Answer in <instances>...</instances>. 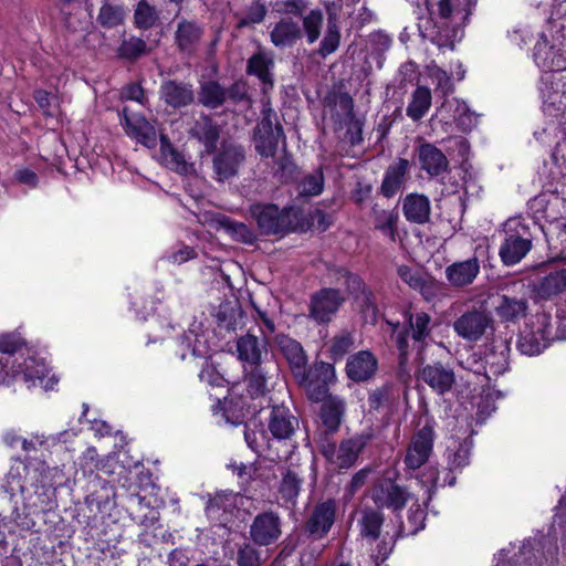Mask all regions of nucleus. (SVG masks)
Returning <instances> with one entry per match:
<instances>
[{"instance_id":"f257e3e1","label":"nucleus","mask_w":566,"mask_h":566,"mask_svg":"<svg viewBox=\"0 0 566 566\" xmlns=\"http://www.w3.org/2000/svg\"><path fill=\"white\" fill-rule=\"evenodd\" d=\"M478 0H426L429 19L419 24V30L438 48L453 49L462 39L463 29L476 6Z\"/></svg>"},{"instance_id":"f03ea898","label":"nucleus","mask_w":566,"mask_h":566,"mask_svg":"<svg viewBox=\"0 0 566 566\" xmlns=\"http://www.w3.org/2000/svg\"><path fill=\"white\" fill-rule=\"evenodd\" d=\"M1 440L3 444L11 449H20L24 455L15 458V464L12 465L9 472V485L12 492L19 491L23 499V514L29 517L33 514L34 504L31 502L32 492L31 488L34 485V478L30 475V468L32 461L29 460V452L34 449L32 439L21 436L15 429H8L3 431Z\"/></svg>"},{"instance_id":"7ed1b4c3","label":"nucleus","mask_w":566,"mask_h":566,"mask_svg":"<svg viewBox=\"0 0 566 566\" xmlns=\"http://www.w3.org/2000/svg\"><path fill=\"white\" fill-rule=\"evenodd\" d=\"M503 231L499 255L505 265L512 266L520 263L532 250L533 234L530 224L520 217L509 219Z\"/></svg>"},{"instance_id":"20e7f679","label":"nucleus","mask_w":566,"mask_h":566,"mask_svg":"<svg viewBox=\"0 0 566 566\" xmlns=\"http://www.w3.org/2000/svg\"><path fill=\"white\" fill-rule=\"evenodd\" d=\"M250 213L256 221L261 233L265 235H284L297 228V213L293 208L281 210L272 203H256L251 206Z\"/></svg>"},{"instance_id":"39448f33","label":"nucleus","mask_w":566,"mask_h":566,"mask_svg":"<svg viewBox=\"0 0 566 566\" xmlns=\"http://www.w3.org/2000/svg\"><path fill=\"white\" fill-rule=\"evenodd\" d=\"M370 439V433H356L347 439H343L338 446L333 441L326 440L322 443L321 452L336 468L349 469L356 463Z\"/></svg>"},{"instance_id":"423d86ee","label":"nucleus","mask_w":566,"mask_h":566,"mask_svg":"<svg viewBox=\"0 0 566 566\" xmlns=\"http://www.w3.org/2000/svg\"><path fill=\"white\" fill-rule=\"evenodd\" d=\"M549 338V317L544 313L536 314L532 322L527 323L521 332L517 348L527 356L538 355L547 347Z\"/></svg>"},{"instance_id":"0eeeda50","label":"nucleus","mask_w":566,"mask_h":566,"mask_svg":"<svg viewBox=\"0 0 566 566\" xmlns=\"http://www.w3.org/2000/svg\"><path fill=\"white\" fill-rule=\"evenodd\" d=\"M534 61L536 64L549 71L566 69V42L560 36L539 34L534 46Z\"/></svg>"},{"instance_id":"6e6552de","label":"nucleus","mask_w":566,"mask_h":566,"mask_svg":"<svg viewBox=\"0 0 566 566\" xmlns=\"http://www.w3.org/2000/svg\"><path fill=\"white\" fill-rule=\"evenodd\" d=\"M433 440L434 431L430 424H424L413 434L405 455V464L408 469H419L428 461L432 452Z\"/></svg>"},{"instance_id":"1a4fd4ad","label":"nucleus","mask_w":566,"mask_h":566,"mask_svg":"<svg viewBox=\"0 0 566 566\" xmlns=\"http://www.w3.org/2000/svg\"><path fill=\"white\" fill-rule=\"evenodd\" d=\"M281 534V518L272 511L258 514L250 526V536L260 546L275 543Z\"/></svg>"},{"instance_id":"9d476101","label":"nucleus","mask_w":566,"mask_h":566,"mask_svg":"<svg viewBox=\"0 0 566 566\" xmlns=\"http://www.w3.org/2000/svg\"><path fill=\"white\" fill-rule=\"evenodd\" d=\"M344 298L334 289H323L311 298L310 317L317 323H327L338 311Z\"/></svg>"},{"instance_id":"9b49d317","label":"nucleus","mask_w":566,"mask_h":566,"mask_svg":"<svg viewBox=\"0 0 566 566\" xmlns=\"http://www.w3.org/2000/svg\"><path fill=\"white\" fill-rule=\"evenodd\" d=\"M336 510L334 500L318 503L305 523V532L316 539L324 537L335 522Z\"/></svg>"},{"instance_id":"f8f14e48","label":"nucleus","mask_w":566,"mask_h":566,"mask_svg":"<svg viewBox=\"0 0 566 566\" xmlns=\"http://www.w3.org/2000/svg\"><path fill=\"white\" fill-rule=\"evenodd\" d=\"M490 324L491 318L485 312L470 311L454 321L453 329L463 339L476 342L481 339Z\"/></svg>"},{"instance_id":"ddd939ff","label":"nucleus","mask_w":566,"mask_h":566,"mask_svg":"<svg viewBox=\"0 0 566 566\" xmlns=\"http://www.w3.org/2000/svg\"><path fill=\"white\" fill-rule=\"evenodd\" d=\"M378 370V358L370 350H359L348 356L345 373L355 382L371 379Z\"/></svg>"},{"instance_id":"4468645a","label":"nucleus","mask_w":566,"mask_h":566,"mask_svg":"<svg viewBox=\"0 0 566 566\" xmlns=\"http://www.w3.org/2000/svg\"><path fill=\"white\" fill-rule=\"evenodd\" d=\"M371 497L377 506L398 511L405 507L410 494L394 481L382 480L375 485Z\"/></svg>"},{"instance_id":"2eb2a0df","label":"nucleus","mask_w":566,"mask_h":566,"mask_svg":"<svg viewBox=\"0 0 566 566\" xmlns=\"http://www.w3.org/2000/svg\"><path fill=\"white\" fill-rule=\"evenodd\" d=\"M268 428L277 441H291L298 428V419L287 407L283 405L273 406Z\"/></svg>"},{"instance_id":"dca6fc26","label":"nucleus","mask_w":566,"mask_h":566,"mask_svg":"<svg viewBox=\"0 0 566 566\" xmlns=\"http://www.w3.org/2000/svg\"><path fill=\"white\" fill-rule=\"evenodd\" d=\"M244 160L243 149L234 145H222L213 157V171L218 181H224L238 174L239 166Z\"/></svg>"},{"instance_id":"f3484780","label":"nucleus","mask_w":566,"mask_h":566,"mask_svg":"<svg viewBox=\"0 0 566 566\" xmlns=\"http://www.w3.org/2000/svg\"><path fill=\"white\" fill-rule=\"evenodd\" d=\"M418 377L438 395L450 391L455 381L453 370L441 363L423 366L419 370Z\"/></svg>"},{"instance_id":"a211bd4d","label":"nucleus","mask_w":566,"mask_h":566,"mask_svg":"<svg viewBox=\"0 0 566 566\" xmlns=\"http://www.w3.org/2000/svg\"><path fill=\"white\" fill-rule=\"evenodd\" d=\"M237 354L239 360L250 367L260 366L268 355L266 336L262 339L251 333L240 336L237 339Z\"/></svg>"},{"instance_id":"6ab92c4d","label":"nucleus","mask_w":566,"mask_h":566,"mask_svg":"<svg viewBox=\"0 0 566 566\" xmlns=\"http://www.w3.org/2000/svg\"><path fill=\"white\" fill-rule=\"evenodd\" d=\"M120 123L124 125L126 134L138 143L149 148L156 145V129L145 117L136 114L129 115L125 107L122 112Z\"/></svg>"},{"instance_id":"aec40b11","label":"nucleus","mask_w":566,"mask_h":566,"mask_svg":"<svg viewBox=\"0 0 566 566\" xmlns=\"http://www.w3.org/2000/svg\"><path fill=\"white\" fill-rule=\"evenodd\" d=\"M420 168L430 177H440L449 170V160L436 145L423 143L417 150Z\"/></svg>"},{"instance_id":"412c9836","label":"nucleus","mask_w":566,"mask_h":566,"mask_svg":"<svg viewBox=\"0 0 566 566\" xmlns=\"http://www.w3.org/2000/svg\"><path fill=\"white\" fill-rule=\"evenodd\" d=\"M339 107L344 111V115L338 119L339 128H346L345 138L352 145H358L363 140V120L354 113V102L348 95L339 98Z\"/></svg>"},{"instance_id":"4be33fe9","label":"nucleus","mask_w":566,"mask_h":566,"mask_svg":"<svg viewBox=\"0 0 566 566\" xmlns=\"http://www.w3.org/2000/svg\"><path fill=\"white\" fill-rule=\"evenodd\" d=\"M510 346L506 340L494 342L485 355L484 375L489 380L496 379L509 369Z\"/></svg>"},{"instance_id":"5701e85b","label":"nucleus","mask_w":566,"mask_h":566,"mask_svg":"<svg viewBox=\"0 0 566 566\" xmlns=\"http://www.w3.org/2000/svg\"><path fill=\"white\" fill-rule=\"evenodd\" d=\"M275 344L287 360L294 375H301L307 363V358L302 345L297 340L284 334L276 335Z\"/></svg>"},{"instance_id":"b1692460","label":"nucleus","mask_w":566,"mask_h":566,"mask_svg":"<svg viewBox=\"0 0 566 566\" xmlns=\"http://www.w3.org/2000/svg\"><path fill=\"white\" fill-rule=\"evenodd\" d=\"M10 357H0V382H9L10 379L22 381L28 388L33 387L35 376V360L30 357L24 364L9 367Z\"/></svg>"},{"instance_id":"393cba45","label":"nucleus","mask_w":566,"mask_h":566,"mask_svg":"<svg viewBox=\"0 0 566 566\" xmlns=\"http://www.w3.org/2000/svg\"><path fill=\"white\" fill-rule=\"evenodd\" d=\"M480 272V263L476 258L454 262L447 266L446 276L449 283L455 287L471 284Z\"/></svg>"},{"instance_id":"a878e982","label":"nucleus","mask_w":566,"mask_h":566,"mask_svg":"<svg viewBox=\"0 0 566 566\" xmlns=\"http://www.w3.org/2000/svg\"><path fill=\"white\" fill-rule=\"evenodd\" d=\"M402 212L409 222L423 224L430 219V200L424 195L409 193L402 201Z\"/></svg>"},{"instance_id":"bb28decb","label":"nucleus","mask_w":566,"mask_h":566,"mask_svg":"<svg viewBox=\"0 0 566 566\" xmlns=\"http://www.w3.org/2000/svg\"><path fill=\"white\" fill-rule=\"evenodd\" d=\"M528 310L527 298L509 294L499 295V303L495 306L497 316L505 322H517L525 317Z\"/></svg>"},{"instance_id":"cd10ccee","label":"nucleus","mask_w":566,"mask_h":566,"mask_svg":"<svg viewBox=\"0 0 566 566\" xmlns=\"http://www.w3.org/2000/svg\"><path fill=\"white\" fill-rule=\"evenodd\" d=\"M408 170L409 161L405 158H399L391 164L385 172L380 187L381 193L387 198L394 197L401 189Z\"/></svg>"},{"instance_id":"c85d7f7f","label":"nucleus","mask_w":566,"mask_h":566,"mask_svg":"<svg viewBox=\"0 0 566 566\" xmlns=\"http://www.w3.org/2000/svg\"><path fill=\"white\" fill-rule=\"evenodd\" d=\"M160 93L164 101L174 108L191 104L195 97L191 85L177 81L163 83Z\"/></svg>"},{"instance_id":"c756f323","label":"nucleus","mask_w":566,"mask_h":566,"mask_svg":"<svg viewBox=\"0 0 566 566\" xmlns=\"http://www.w3.org/2000/svg\"><path fill=\"white\" fill-rule=\"evenodd\" d=\"M345 400L337 396H329L321 407V419L328 433H334L338 430L345 412Z\"/></svg>"},{"instance_id":"7c9ffc66","label":"nucleus","mask_w":566,"mask_h":566,"mask_svg":"<svg viewBox=\"0 0 566 566\" xmlns=\"http://www.w3.org/2000/svg\"><path fill=\"white\" fill-rule=\"evenodd\" d=\"M190 135L205 146L207 153H212L217 147L220 130L210 117L201 116L190 128Z\"/></svg>"},{"instance_id":"2f4dec72","label":"nucleus","mask_w":566,"mask_h":566,"mask_svg":"<svg viewBox=\"0 0 566 566\" xmlns=\"http://www.w3.org/2000/svg\"><path fill=\"white\" fill-rule=\"evenodd\" d=\"M202 33V28L196 21L181 19L177 23L175 42L179 50L192 52L199 43Z\"/></svg>"},{"instance_id":"473e14b6","label":"nucleus","mask_w":566,"mask_h":566,"mask_svg":"<svg viewBox=\"0 0 566 566\" xmlns=\"http://www.w3.org/2000/svg\"><path fill=\"white\" fill-rule=\"evenodd\" d=\"M566 290V268L544 275L535 285L534 292L541 298H552Z\"/></svg>"},{"instance_id":"72a5a7b5","label":"nucleus","mask_w":566,"mask_h":566,"mask_svg":"<svg viewBox=\"0 0 566 566\" xmlns=\"http://www.w3.org/2000/svg\"><path fill=\"white\" fill-rule=\"evenodd\" d=\"M270 38L276 48L292 46L301 38V28L297 22L284 18L273 27Z\"/></svg>"},{"instance_id":"f704fd0d","label":"nucleus","mask_w":566,"mask_h":566,"mask_svg":"<svg viewBox=\"0 0 566 566\" xmlns=\"http://www.w3.org/2000/svg\"><path fill=\"white\" fill-rule=\"evenodd\" d=\"M371 218L375 229L388 237L392 242L396 241L399 213L397 210H386L377 205L373 207Z\"/></svg>"},{"instance_id":"c9c22d12","label":"nucleus","mask_w":566,"mask_h":566,"mask_svg":"<svg viewBox=\"0 0 566 566\" xmlns=\"http://www.w3.org/2000/svg\"><path fill=\"white\" fill-rule=\"evenodd\" d=\"M431 91L427 86H418L411 94L406 115L413 122L420 120L431 106Z\"/></svg>"},{"instance_id":"e433bc0d","label":"nucleus","mask_w":566,"mask_h":566,"mask_svg":"<svg viewBox=\"0 0 566 566\" xmlns=\"http://www.w3.org/2000/svg\"><path fill=\"white\" fill-rule=\"evenodd\" d=\"M382 523L384 516L379 511L375 509L363 510L361 517L358 521L363 539L368 541V543L378 539Z\"/></svg>"},{"instance_id":"4c0bfd02","label":"nucleus","mask_w":566,"mask_h":566,"mask_svg":"<svg viewBox=\"0 0 566 566\" xmlns=\"http://www.w3.org/2000/svg\"><path fill=\"white\" fill-rule=\"evenodd\" d=\"M405 316L411 331V338L419 345V352H421L424 340L431 332V317L424 312H407Z\"/></svg>"},{"instance_id":"58836bf2","label":"nucleus","mask_w":566,"mask_h":566,"mask_svg":"<svg viewBox=\"0 0 566 566\" xmlns=\"http://www.w3.org/2000/svg\"><path fill=\"white\" fill-rule=\"evenodd\" d=\"M472 442L463 440L461 442L452 441L447 449V462L449 471L462 470L469 464Z\"/></svg>"},{"instance_id":"ea45409f","label":"nucleus","mask_w":566,"mask_h":566,"mask_svg":"<svg viewBox=\"0 0 566 566\" xmlns=\"http://www.w3.org/2000/svg\"><path fill=\"white\" fill-rule=\"evenodd\" d=\"M159 10L147 0H139L134 10V24L137 29L148 30L159 21Z\"/></svg>"},{"instance_id":"a19ab883","label":"nucleus","mask_w":566,"mask_h":566,"mask_svg":"<svg viewBox=\"0 0 566 566\" xmlns=\"http://www.w3.org/2000/svg\"><path fill=\"white\" fill-rule=\"evenodd\" d=\"M227 91L214 81L206 82L199 92L200 103L209 108H217L227 101Z\"/></svg>"},{"instance_id":"79ce46f5","label":"nucleus","mask_w":566,"mask_h":566,"mask_svg":"<svg viewBox=\"0 0 566 566\" xmlns=\"http://www.w3.org/2000/svg\"><path fill=\"white\" fill-rule=\"evenodd\" d=\"M340 43V29L335 17L329 15L324 36L321 41L318 54L322 57L334 53Z\"/></svg>"},{"instance_id":"37998d69","label":"nucleus","mask_w":566,"mask_h":566,"mask_svg":"<svg viewBox=\"0 0 566 566\" xmlns=\"http://www.w3.org/2000/svg\"><path fill=\"white\" fill-rule=\"evenodd\" d=\"M282 138H284L282 126H276V133L271 135L254 133L255 149L262 157H273Z\"/></svg>"},{"instance_id":"c03bdc74","label":"nucleus","mask_w":566,"mask_h":566,"mask_svg":"<svg viewBox=\"0 0 566 566\" xmlns=\"http://www.w3.org/2000/svg\"><path fill=\"white\" fill-rule=\"evenodd\" d=\"M302 479L293 471L286 470L283 473L279 493L285 504L294 505L300 494Z\"/></svg>"},{"instance_id":"a18cd8bd","label":"nucleus","mask_w":566,"mask_h":566,"mask_svg":"<svg viewBox=\"0 0 566 566\" xmlns=\"http://www.w3.org/2000/svg\"><path fill=\"white\" fill-rule=\"evenodd\" d=\"M126 12L120 4L106 0L99 9L97 21L104 28H116L124 22Z\"/></svg>"},{"instance_id":"49530a36","label":"nucleus","mask_w":566,"mask_h":566,"mask_svg":"<svg viewBox=\"0 0 566 566\" xmlns=\"http://www.w3.org/2000/svg\"><path fill=\"white\" fill-rule=\"evenodd\" d=\"M324 15L319 9L311 10L302 19V29L308 44L315 43L321 34L323 27Z\"/></svg>"},{"instance_id":"de8ad7c7","label":"nucleus","mask_w":566,"mask_h":566,"mask_svg":"<svg viewBox=\"0 0 566 566\" xmlns=\"http://www.w3.org/2000/svg\"><path fill=\"white\" fill-rule=\"evenodd\" d=\"M271 65H273L272 59H270L264 52H259L249 59L247 72L258 76L263 84L272 85L270 74Z\"/></svg>"},{"instance_id":"09e8293b","label":"nucleus","mask_w":566,"mask_h":566,"mask_svg":"<svg viewBox=\"0 0 566 566\" xmlns=\"http://www.w3.org/2000/svg\"><path fill=\"white\" fill-rule=\"evenodd\" d=\"M235 497L237 495L233 492L218 493L208 502L206 507L207 514L212 518L222 521L220 511L222 513H231L235 507Z\"/></svg>"},{"instance_id":"8fccbe9b","label":"nucleus","mask_w":566,"mask_h":566,"mask_svg":"<svg viewBox=\"0 0 566 566\" xmlns=\"http://www.w3.org/2000/svg\"><path fill=\"white\" fill-rule=\"evenodd\" d=\"M394 335H396V344L399 349V371L398 377L402 382H408L410 380V374L406 370L405 365L408 359V338H409V329H400L399 324H396L392 329Z\"/></svg>"},{"instance_id":"3c124183","label":"nucleus","mask_w":566,"mask_h":566,"mask_svg":"<svg viewBox=\"0 0 566 566\" xmlns=\"http://www.w3.org/2000/svg\"><path fill=\"white\" fill-rule=\"evenodd\" d=\"M296 377L312 401L323 402L331 396L328 395V386L306 375V368Z\"/></svg>"},{"instance_id":"603ef678","label":"nucleus","mask_w":566,"mask_h":566,"mask_svg":"<svg viewBox=\"0 0 566 566\" xmlns=\"http://www.w3.org/2000/svg\"><path fill=\"white\" fill-rule=\"evenodd\" d=\"M355 345L353 332L342 331L335 335L329 345V353L334 360L343 358Z\"/></svg>"},{"instance_id":"864d4df0","label":"nucleus","mask_w":566,"mask_h":566,"mask_svg":"<svg viewBox=\"0 0 566 566\" xmlns=\"http://www.w3.org/2000/svg\"><path fill=\"white\" fill-rule=\"evenodd\" d=\"M147 52L146 42L137 36L123 40L118 48V55L127 60H135Z\"/></svg>"},{"instance_id":"5fc2aeb1","label":"nucleus","mask_w":566,"mask_h":566,"mask_svg":"<svg viewBox=\"0 0 566 566\" xmlns=\"http://www.w3.org/2000/svg\"><path fill=\"white\" fill-rule=\"evenodd\" d=\"M428 75L432 83L436 85V92L448 96L453 92V84L448 73L439 67L437 64L428 66Z\"/></svg>"},{"instance_id":"6e6d98bb","label":"nucleus","mask_w":566,"mask_h":566,"mask_svg":"<svg viewBox=\"0 0 566 566\" xmlns=\"http://www.w3.org/2000/svg\"><path fill=\"white\" fill-rule=\"evenodd\" d=\"M251 368L248 378V391L252 397L262 396L268 390L269 377L261 365Z\"/></svg>"},{"instance_id":"4d7b16f0","label":"nucleus","mask_w":566,"mask_h":566,"mask_svg":"<svg viewBox=\"0 0 566 566\" xmlns=\"http://www.w3.org/2000/svg\"><path fill=\"white\" fill-rule=\"evenodd\" d=\"M324 176L321 170L306 175L300 184V193L304 196H317L322 192Z\"/></svg>"},{"instance_id":"13d9d810","label":"nucleus","mask_w":566,"mask_h":566,"mask_svg":"<svg viewBox=\"0 0 566 566\" xmlns=\"http://www.w3.org/2000/svg\"><path fill=\"white\" fill-rule=\"evenodd\" d=\"M345 283L350 293H357L361 291L363 303L367 308H371L375 313V304L373 302V294L370 291L365 290V284L358 275L347 273L345 275Z\"/></svg>"},{"instance_id":"bf43d9fd","label":"nucleus","mask_w":566,"mask_h":566,"mask_svg":"<svg viewBox=\"0 0 566 566\" xmlns=\"http://www.w3.org/2000/svg\"><path fill=\"white\" fill-rule=\"evenodd\" d=\"M306 375L317 379L318 381L329 386L336 379L335 368L332 364L321 361L315 364Z\"/></svg>"},{"instance_id":"052dcab7","label":"nucleus","mask_w":566,"mask_h":566,"mask_svg":"<svg viewBox=\"0 0 566 566\" xmlns=\"http://www.w3.org/2000/svg\"><path fill=\"white\" fill-rule=\"evenodd\" d=\"M244 439L248 447L256 453L272 448L263 430L247 429L244 431Z\"/></svg>"},{"instance_id":"680f3d73","label":"nucleus","mask_w":566,"mask_h":566,"mask_svg":"<svg viewBox=\"0 0 566 566\" xmlns=\"http://www.w3.org/2000/svg\"><path fill=\"white\" fill-rule=\"evenodd\" d=\"M228 231L239 242L252 244L255 241L254 232L245 224L239 222H230Z\"/></svg>"},{"instance_id":"e2e57ef3","label":"nucleus","mask_w":566,"mask_h":566,"mask_svg":"<svg viewBox=\"0 0 566 566\" xmlns=\"http://www.w3.org/2000/svg\"><path fill=\"white\" fill-rule=\"evenodd\" d=\"M398 275L411 289H413V290H422L423 289L424 281L418 271L412 270L411 268H409L407 265H401L398 268Z\"/></svg>"},{"instance_id":"0e129e2a","label":"nucleus","mask_w":566,"mask_h":566,"mask_svg":"<svg viewBox=\"0 0 566 566\" xmlns=\"http://www.w3.org/2000/svg\"><path fill=\"white\" fill-rule=\"evenodd\" d=\"M260 555L251 544L243 545L238 552L239 566H260Z\"/></svg>"},{"instance_id":"69168bd1","label":"nucleus","mask_w":566,"mask_h":566,"mask_svg":"<svg viewBox=\"0 0 566 566\" xmlns=\"http://www.w3.org/2000/svg\"><path fill=\"white\" fill-rule=\"evenodd\" d=\"M160 151L163 156L171 164L176 165L177 168L185 166L182 156L174 148L170 139L166 135H160Z\"/></svg>"},{"instance_id":"338daca9","label":"nucleus","mask_w":566,"mask_h":566,"mask_svg":"<svg viewBox=\"0 0 566 566\" xmlns=\"http://www.w3.org/2000/svg\"><path fill=\"white\" fill-rule=\"evenodd\" d=\"M160 151L163 156L171 164L176 165L177 168L185 166L182 156L174 148L170 139L166 135H160Z\"/></svg>"},{"instance_id":"774afa93","label":"nucleus","mask_w":566,"mask_h":566,"mask_svg":"<svg viewBox=\"0 0 566 566\" xmlns=\"http://www.w3.org/2000/svg\"><path fill=\"white\" fill-rule=\"evenodd\" d=\"M160 151L163 156L171 164L176 165L177 168L185 166L182 156L174 148L170 139L166 135H160Z\"/></svg>"}]
</instances>
